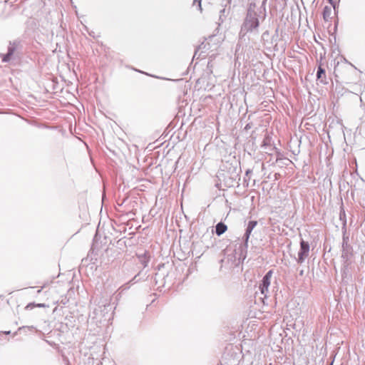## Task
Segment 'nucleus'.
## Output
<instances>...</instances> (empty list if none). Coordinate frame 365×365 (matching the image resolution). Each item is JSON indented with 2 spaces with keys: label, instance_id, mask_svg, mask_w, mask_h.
<instances>
[{
  "label": "nucleus",
  "instance_id": "1",
  "mask_svg": "<svg viewBox=\"0 0 365 365\" xmlns=\"http://www.w3.org/2000/svg\"><path fill=\"white\" fill-rule=\"evenodd\" d=\"M252 4H251L247 10L245 19L241 26V30L240 32V38H244L246 34L248 32L257 33L259 22L258 19V16L257 13L254 10H252Z\"/></svg>",
  "mask_w": 365,
  "mask_h": 365
},
{
  "label": "nucleus",
  "instance_id": "2",
  "mask_svg": "<svg viewBox=\"0 0 365 365\" xmlns=\"http://www.w3.org/2000/svg\"><path fill=\"white\" fill-rule=\"evenodd\" d=\"M22 46L20 40L16 39L13 41H9L8 45V50L6 54L2 55V61L9 62L13 56L21 50Z\"/></svg>",
  "mask_w": 365,
  "mask_h": 365
},
{
  "label": "nucleus",
  "instance_id": "3",
  "mask_svg": "<svg viewBox=\"0 0 365 365\" xmlns=\"http://www.w3.org/2000/svg\"><path fill=\"white\" fill-rule=\"evenodd\" d=\"M273 274V271L269 270L265 276L263 277L262 280V283L259 284V289L262 293V294L264 295V297L267 296V294L268 292L269 287L270 285V280Z\"/></svg>",
  "mask_w": 365,
  "mask_h": 365
},
{
  "label": "nucleus",
  "instance_id": "4",
  "mask_svg": "<svg viewBox=\"0 0 365 365\" xmlns=\"http://www.w3.org/2000/svg\"><path fill=\"white\" fill-rule=\"evenodd\" d=\"M309 252V243L302 240L300 242V250L298 252V262L302 263L308 257Z\"/></svg>",
  "mask_w": 365,
  "mask_h": 365
},
{
  "label": "nucleus",
  "instance_id": "5",
  "mask_svg": "<svg viewBox=\"0 0 365 365\" xmlns=\"http://www.w3.org/2000/svg\"><path fill=\"white\" fill-rule=\"evenodd\" d=\"M210 43L208 42H203L195 50L193 58H203L206 56L205 54L206 51L210 48Z\"/></svg>",
  "mask_w": 365,
  "mask_h": 365
},
{
  "label": "nucleus",
  "instance_id": "6",
  "mask_svg": "<svg viewBox=\"0 0 365 365\" xmlns=\"http://www.w3.org/2000/svg\"><path fill=\"white\" fill-rule=\"evenodd\" d=\"M257 224V221H250L249 222L247 227L246 229V232H245L246 241L248 240L252 230L255 227Z\"/></svg>",
  "mask_w": 365,
  "mask_h": 365
},
{
  "label": "nucleus",
  "instance_id": "7",
  "mask_svg": "<svg viewBox=\"0 0 365 365\" xmlns=\"http://www.w3.org/2000/svg\"><path fill=\"white\" fill-rule=\"evenodd\" d=\"M216 234L220 236L221 235H222L224 232H225L227 230V225H225L224 223L222 222H219L218 224H217L216 227Z\"/></svg>",
  "mask_w": 365,
  "mask_h": 365
},
{
  "label": "nucleus",
  "instance_id": "8",
  "mask_svg": "<svg viewBox=\"0 0 365 365\" xmlns=\"http://www.w3.org/2000/svg\"><path fill=\"white\" fill-rule=\"evenodd\" d=\"M317 78L321 81V82H326L325 70H318L317 73Z\"/></svg>",
  "mask_w": 365,
  "mask_h": 365
},
{
  "label": "nucleus",
  "instance_id": "9",
  "mask_svg": "<svg viewBox=\"0 0 365 365\" xmlns=\"http://www.w3.org/2000/svg\"><path fill=\"white\" fill-rule=\"evenodd\" d=\"M331 13V7L326 6L323 10V16H324V19L325 21H327V19L330 17Z\"/></svg>",
  "mask_w": 365,
  "mask_h": 365
},
{
  "label": "nucleus",
  "instance_id": "10",
  "mask_svg": "<svg viewBox=\"0 0 365 365\" xmlns=\"http://www.w3.org/2000/svg\"><path fill=\"white\" fill-rule=\"evenodd\" d=\"M45 307V305L43 304H35L34 303H30L26 307L25 309H33L34 307Z\"/></svg>",
  "mask_w": 365,
  "mask_h": 365
},
{
  "label": "nucleus",
  "instance_id": "11",
  "mask_svg": "<svg viewBox=\"0 0 365 365\" xmlns=\"http://www.w3.org/2000/svg\"><path fill=\"white\" fill-rule=\"evenodd\" d=\"M269 32L268 31H264V32L262 34V40H263L264 41H266V38H267V37H269Z\"/></svg>",
  "mask_w": 365,
  "mask_h": 365
},
{
  "label": "nucleus",
  "instance_id": "12",
  "mask_svg": "<svg viewBox=\"0 0 365 365\" xmlns=\"http://www.w3.org/2000/svg\"><path fill=\"white\" fill-rule=\"evenodd\" d=\"M201 1H202V0H200V1H198V0H194V2H193V4L197 3V6H198L199 9L200 10V11H202V6H201Z\"/></svg>",
  "mask_w": 365,
  "mask_h": 365
},
{
  "label": "nucleus",
  "instance_id": "13",
  "mask_svg": "<svg viewBox=\"0 0 365 365\" xmlns=\"http://www.w3.org/2000/svg\"><path fill=\"white\" fill-rule=\"evenodd\" d=\"M277 38H278V29H277L275 30V34L274 35L272 36V41H276Z\"/></svg>",
  "mask_w": 365,
  "mask_h": 365
},
{
  "label": "nucleus",
  "instance_id": "14",
  "mask_svg": "<svg viewBox=\"0 0 365 365\" xmlns=\"http://www.w3.org/2000/svg\"><path fill=\"white\" fill-rule=\"evenodd\" d=\"M273 46H274V50H276V51H279V48H278L277 43H275Z\"/></svg>",
  "mask_w": 365,
  "mask_h": 365
},
{
  "label": "nucleus",
  "instance_id": "15",
  "mask_svg": "<svg viewBox=\"0 0 365 365\" xmlns=\"http://www.w3.org/2000/svg\"><path fill=\"white\" fill-rule=\"evenodd\" d=\"M225 9H222V10L220 11V14H224V13H225ZM222 16V15H220V16Z\"/></svg>",
  "mask_w": 365,
  "mask_h": 365
},
{
  "label": "nucleus",
  "instance_id": "16",
  "mask_svg": "<svg viewBox=\"0 0 365 365\" xmlns=\"http://www.w3.org/2000/svg\"><path fill=\"white\" fill-rule=\"evenodd\" d=\"M44 287V286H41L40 289L38 290V293H40L41 292V289Z\"/></svg>",
  "mask_w": 365,
  "mask_h": 365
},
{
  "label": "nucleus",
  "instance_id": "17",
  "mask_svg": "<svg viewBox=\"0 0 365 365\" xmlns=\"http://www.w3.org/2000/svg\"><path fill=\"white\" fill-rule=\"evenodd\" d=\"M281 50L282 51L284 50V48L283 47V46H281Z\"/></svg>",
  "mask_w": 365,
  "mask_h": 365
}]
</instances>
